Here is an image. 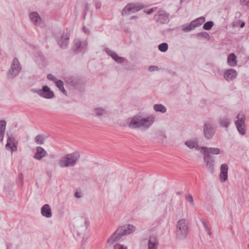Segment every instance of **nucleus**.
<instances>
[{"instance_id":"obj_43","label":"nucleus","mask_w":249,"mask_h":249,"mask_svg":"<svg viewBox=\"0 0 249 249\" xmlns=\"http://www.w3.org/2000/svg\"><path fill=\"white\" fill-rule=\"evenodd\" d=\"M154 11V8H152L150 9L149 10H145L144 12L146 13V14L149 15L152 14Z\"/></svg>"},{"instance_id":"obj_42","label":"nucleus","mask_w":249,"mask_h":249,"mask_svg":"<svg viewBox=\"0 0 249 249\" xmlns=\"http://www.w3.org/2000/svg\"><path fill=\"white\" fill-rule=\"evenodd\" d=\"M240 1L242 5L249 6V0H240Z\"/></svg>"},{"instance_id":"obj_28","label":"nucleus","mask_w":249,"mask_h":249,"mask_svg":"<svg viewBox=\"0 0 249 249\" xmlns=\"http://www.w3.org/2000/svg\"><path fill=\"white\" fill-rule=\"evenodd\" d=\"M94 112L96 116H101L107 113L106 108L97 107L94 109Z\"/></svg>"},{"instance_id":"obj_18","label":"nucleus","mask_w":249,"mask_h":249,"mask_svg":"<svg viewBox=\"0 0 249 249\" xmlns=\"http://www.w3.org/2000/svg\"><path fill=\"white\" fill-rule=\"evenodd\" d=\"M184 144L190 149H195L196 150H200V147H199L198 141L196 138L188 140Z\"/></svg>"},{"instance_id":"obj_35","label":"nucleus","mask_w":249,"mask_h":249,"mask_svg":"<svg viewBox=\"0 0 249 249\" xmlns=\"http://www.w3.org/2000/svg\"><path fill=\"white\" fill-rule=\"evenodd\" d=\"M213 25V22L212 21H209L206 22L203 26L204 30H210Z\"/></svg>"},{"instance_id":"obj_1","label":"nucleus","mask_w":249,"mask_h":249,"mask_svg":"<svg viewBox=\"0 0 249 249\" xmlns=\"http://www.w3.org/2000/svg\"><path fill=\"white\" fill-rule=\"evenodd\" d=\"M155 121V117L153 115L143 116L137 114L130 118L128 126L130 129H139L145 131L153 125Z\"/></svg>"},{"instance_id":"obj_4","label":"nucleus","mask_w":249,"mask_h":249,"mask_svg":"<svg viewBox=\"0 0 249 249\" xmlns=\"http://www.w3.org/2000/svg\"><path fill=\"white\" fill-rule=\"evenodd\" d=\"M80 157V154L77 151L68 154L60 158L58 164L61 168L74 166L77 164Z\"/></svg>"},{"instance_id":"obj_53","label":"nucleus","mask_w":249,"mask_h":249,"mask_svg":"<svg viewBox=\"0 0 249 249\" xmlns=\"http://www.w3.org/2000/svg\"><path fill=\"white\" fill-rule=\"evenodd\" d=\"M86 13H85V14H84V17H85V16H86Z\"/></svg>"},{"instance_id":"obj_52","label":"nucleus","mask_w":249,"mask_h":249,"mask_svg":"<svg viewBox=\"0 0 249 249\" xmlns=\"http://www.w3.org/2000/svg\"><path fill=\"white\" fill-rule=\"evenodd\" d=\"M244 26H245V23H244V22H242V23L241 24V25H240V27H241V28H243Z\"/></svg>"},{"instance_id":"obj_19","label":"nucleus","mask_w":249,"mask_h":249,"mask_svg":"<svg viewBox=\"0 0 249 249\" xmlns=\"http://www.w3.org/2000/svg\"><path fill=\"white\" fill-rule=\"evenodd\" d=\"M105 52L117 63H122L124 61V57L119 56L114 52L108 48L105 49Z\"/></svg>"},{"instance_id":"obj_26","label":"nucleus","mask_w":249,"mask_h":249,"mask_svg":"<svg viewBox=\"0 0 249 249\" xmlns=\"http://www.w3.org/2000/svg\"><path fill=\"white\" fill-rule=\"evenodd\" d=\"M194 21H191L188 25H183L182 26V30L184 32H189L194 28L196 27V25L194 24Z\"/></svg>"},{"instance_id":"obj_12","label":"nucleus","mask_w":249,"mask_h":249,"mask_svg":"<svg viewBox=\"0 0 249 249\" xmlns=\"http://www.w3.org/2000/svg\"><path fill=\"white\" fill-rule=\"evenodd\" d=\"M73 43V50L76 53H81L87 49L88 46L87 41L82 42L79 39H76L74 40Z\"/></svg>"},{"instance_id":"obj_46","label":"nucleus","mask_w":249,"mask_h":249,"mask_svg":"<svg viewBox=\"0 0 249 249\" xmlns=\"http://www.w3.org/2000/svg\"><path fill=\"white\" fill-rule=\"evenodd\" d=\"M83 31L84 33L86 34L89 35L90 34L89 30L85 26L83 27Z\"/></svg>"},{"instance_id":"obj_29","label":"nucleus","mask_w":249,"mask_h":249,"mask_svg":"<svg viewBox=\"0 0 249 249\" xmlns=\"http://www.w3.org/2000/svg\"><path fill=\"white\" fill-rule=\"evenodd\" d=\"M154 109L157 112L165 113L166 111V108L161 104H155L154 106Z\"/></svg>"},{"instance_id":"obj_8","label":"nucleus","mask_w":249,"mask_h":249,"mask_svg":"<svg viewBox=\"0 0 249 249\" xmlns=\"http://www.w3.org/2000/svg\"><path fill=\"white\" fill-rule=\"evenodd\" d=\"M32 92L38 94L40 97L50 99L54 97V94L47 86H44L41 89H32Z\"/></svg>"},{"instance_id":"obj_7","label":"nucleus","mask_w":249,"mask_h":249,"mask_svg":"<svg viewBox=\"0 0 249 249\" xmlns=\"http://www.w3.org/2000/svg\"><path fill=\"white\" fill-rule=\"evenodd\" d=\"M21 66L17 58H14L7 72V78L12 79L17 76L21 71Z\"/></svg>"},{"instance_id":"obj_48","label":"nucleus","mask_w":249,"mask_h":249,"mask_svg":"<svg viewBox=\"0 0 249 249\" xmlns=\"http://www.w3.org/2000/svg\"><path fill=\"white\" fill-rule=\"evenodd\" d=\"M138 16H131L130 18V20H133V19H137L138 18Z\"/></svg>"},{"instance_id":"obj_20","label":"nucleus","mask_w":249,"mask_h":249,"mask_svg":"<svg viewBox=\"0 0 249 249\" xmlns=\"http://www.w3.org/2000/svg\"><path fill=\"white\" fill-rule=\"evenodd\" d=\"M159 240L156 235H151L148 239V249H158Z\"/></svg>"},{"instance_id":"obj_44","label":"nucleus","mask_w":249,"mask_h":249,"mask_svg":"<svg viewBox=\"0 0 249 249\" xmlns=\"http://www.w3.org/2000/svg\"><path fill=\"white\" fill-rule=\"evenodd\" d=\"M18 179L21 182L22 184L23 182V175L20 173L18 176Z\"/></svg>"},{"instance_id":"obj_39","label":"nucleus","mask_w":249,"mask_h":249,"mask_svg":"<svg viewBox=\"0 0 249 249\" xmlns=\"http://www.w3.org/2000/svg\"><path fill=\"white\" fill-rule=\"evenodd\" d=\"M197 36H201L205 38H207L209 37V34L206 32L199 33L197 35Z\"/></svg>"},{"instance_id":"obj_16","label":"nucleus","mask_w":249,"mask_h":249,"mask_svg":"<svg viewBox=\"0 0 249 249\" xmlns=\"http://www.w3.org/2000/svg\"><path fill=\"white\" fill-rule=\"evenodd\" d=\"M31 22L35 26H40L42 19L39 14L36 12H32L29 15Z\"/></svg>"},{"instance_id":"obj_31","label":"nucleus","mask_w":249,"mask_h":249,"mask_svg":"<svg viewBox=\"0 0 249 249\" xmlns=\"http://www.w3.org/2000/svg\"><path fill=\"white\" fill-rule=\"evenodd\" d=\"M230 123L229 119L227 117H224L220 120V125L225 127H227L229 126Z\"/></svg>"},{"instance_id":"obj_50","label":"nucleus","mask_w":249,"mask_h":249,"mask_svg":"<svg viewBox=\"0 0 249 249\" xmlns=\"http://www.w3.org/2000/svg\"><path fill=\"white\" fill-rule=\"evenodd\" d=\"M100 7H101V4H100V3H97V4H96V8L97 9H98V8H100Z\"/></svg>"},{"instance_id":"obj_10","label":"nucleus","mask_w":249,"mask_h":249,"mask_svg":"<svg viewBox=\"0 0 249 249\" xmlns=\"http://www.w3.org/2000/svg\"><path fill=\"white\" fill-rule=\"evenodd\" d=\"M70 34L66 32H63L60 36L56 37V41L62 48L65 49L68 46L69 43Z\"/></svg>"},{"instance_id":"obj_17","label":"nucleus","mask_w":249,"mask_h":249,"mask_svg":"<svg viewBox=\"0 0 249 249\" xmlns=\"http://www.w3.org/2000/svg\"><path fill=\"white\" fill-rule=\"evenodd\" d=\"M200 152L202 154L209 155H211V154L218 155L220 153L221 150L218 148L202 146L200 147Z\"/></svg>"},{"instance_id":"obj_30","label":"nucleus","mask_w":249,"mask_h":249,"mask_svg":"<svg viewBox=\"0 0 249 249\" xmlns=\"http://www.w3.org/2000/svg\"><path fill=\"white\" fill-rule=\"evenodd\" d=\"M205 21V18L203 17H200L198 18H197L195 20H193L194 21V24L196 25V27L199 26L203 23H204Z\"/></svg>"},{"instance_id":"obj_15","label":"nucleus","mask_w":249,"mask_h":249,"mask_svg":"<svg viewBox=\"0 0 249 249\" xmlns=\"http://www.w3.org/2000/svg\"><path fill=\"white\" fill-rule=\"evenodd\" d=\"M237 76V72L233 69H230L224 73L223 76L225 80L228 82H230L235 79Z\"/></svg>"},{"instance_id":"obj_13","label":"nucleus","mask_w":249,"mask_h":249,"mask_svg":"<svg viewBox=\"0 0 249 249\" xmlns=\"http://www.w3.org/2000/svg\"><path fill=\"white\" fill-rule=\"evenodd\" d=\"M204 154V161L206 164V166L209 170L210 172L213 174L214 172V158L211 155Z\"/></svg>"},{"instance_id":"obj_38","label":"nucleus","mask_w":249,"mask_h":249,"mask_svg":"<svg viewBox=\"0 0 249 249\" xmlns=\"http://www.w3.org/2000/svg\"><path fill=\"white\" fill-rule=\"evenodd\" d=\"M47 77L48 80L52 81L54 83L57 80V79L55 77V76L52 74H48Z\"/></svg>"},{"instance_id":"obj_9","label":"nucleus","mask_w":249,"mask_h":249,"mask_svg":"<svg viewBox=\"0 0 249 249\" xmlns=\"http://www.w3.org/2000/svg\"><path fill=\"white\" fill-rule=\"evenodd\" d=\"M237 120L235 122L236 128L238 132L241 135H245L246 132V130L245 128V116L242 114H239L237 116Z\"/></svg>"},{"instance_id":"obj_14","label":"nucleus","mask_w":249,"mask_h":249,"mask_svg":"<svg viewBox=\"0 0 249 249\" xmlns=\"http://www.w3.org/2000/svg\"><path fill=\"white\" fill-rule=\"evenodd\" d=\"M203 131L205 137L207 139L212 138L214 134V130L212 124L210 122H206L204 124Z\"/></svg>"},{"instance_id":"obj_45","label":"nucleus","mask_w":249,"mask_h":249,"mask_svg":"<svg viewBox=\"0 0 249 249\" xmlns=\"http://www.w3.org/2000/svg\"><path fill=\"white\" fill-rule=\"evenodd\" d=\"M4 134H5L4 132L0 131V141L1 142H2L3 139Z\"/></svg>"},{"instance_id":"obj_3","label":"nucleus","mask_w":249,"mask_h":249,"mask_svg":"<svg viewBox=\"0 0 249 249\" xmlns=\"http://www.w3.org/2000/svg\"><path fill=\"white\" fill-rule=\"evenodd\" d=\"M89 226V220L87 218L79 216L77 217L74 222V232L83 239L86 237L87 229Z\"/></svg>"},{"instance_id":"obj_22","label":"nucleus","mask_w":249,"mask_h":249,"mask_svg":"<svg viewBox=\"0 0 249 249\" xmlns=\"http://www.w3.org/2000/svg\"><path fill=\"white\" fill-rule=\"evenodd\" d=\"M47 155L46 151L44 148L40 146H38L36 149V153L34 158L37 160H40L42 158L45 157Z\"/></svg>"},{"instance_id":"obj_54","label":"nucleus","mask_w":249,"mask_h":249,"mask_svg":"<svg viewBox=\"0 0 249 249\" xmlns=\"http://www.w3.org/2000/svg\"><path fill=\"white\" fill-rule=\"evenodd\" d=\"M248 249H249V244L248 246Z\"/></svg>"},{"instance_id":"obj_5","label":"nucleus","mask_w":249,"mask_h":249,"mask_svg":"<svg viewBox=\"0 0 249 249\" xmlns=\"http://www.w3.org/2000/svg\"><path fill=\"white\" fill-rule=\"evenodd\" d=\"M189 230V220L183 218L178 220L176 224V233L178 239H184L187 236Z\"/></svg>"},{"instance_id":"obj_33","label":"nucleus","mask_w":249,"mask_h":249,"mask_svg":"<svg viewBox=\"0 0 249 249\" xmlns=\"http://www.w3.org/2000/svg\"><path fill=\"white\" fill-rule=\"evenodd\" d=\"M201 221L205 230L207 231V233L209 235H211L212 234V232H211V227L210 226L209 223L206 222L204 220H202Z\"/></svg>"},{"instance_id":"obj_6","label":"nucleus","mask_w":249,"mask_h":249,"mask_svg":"<svg viewBox=\"0 0 249 249\" xmlns=\"http://www.w3.org/2000/svg\"><path fill=\"white\" fill-rule=\"evenodd\" d=\"M144 7L143 4L139 2L128 3L123 9L121 14L122 16H127L139 12Z\"/></svg>"},{"instance_id":"obj_25","label":"nucleus","mask_w":249,"mask_h":249,"mask_svg":"<svg viewBox=\"0 0 249 249\" xmlns=\"http://www.w3.org/2000/svg\"><path fill=\"white\" fill-rule=\"evenodd\" d=\"M227 64L230 67H234L237 65L236 56L234 53H230L227 58Z\"/></svg>"},{"instance_id":"obj_34","label":"nucleus","mask_w":249,"mask_h":249,"mask_svg":"<svg viewBox=\"0 0 249 249\" xmlns=\"http://www.w3.org/2000/svg\"><path fill=\"white\" fill-rule=\"evenodd\" d=\"M168 48V45L167 43H162L158 46L159 50L161 52H165Z\"/></svg>"},{"instance_id":"obj_32","label":"nucleus","mask_w":249,"mask_h":249,"mask_svg":"<svg viewBox=\"0 0 249 249\" xmlns=\"http://www.w3.org/2000/svg\"><path fill=\"white\" fill-rule=\"evenodd\" d=\"M35 142L39 144H42L44 142V136L43 135H38L35 138Z\"/></svg>"},{"instance_id":"obj_27","label":"nucleus","mask_w":249,"mask_h":249,"mask_svg":"<svg viewBox=\"0 0 249 249\" xmlns=\"http://www.w3.org/2000/svg\"><path fill=\"white\" fill-rule=\"evenodd\" d=\"M55 86L59 89V90L64 94H67L66 90L64 88L63 82L60 80H57L55 82Z\"/></svg>"},{"instance_id":"obj_41","label":"nucleus","mask_w":249,"mask_h":249,"mask_svg":"<svg viewBox=\"0 0 249 249\" xmlns=\"http://www.w3.org/2000/svg\"><path fill=\"white\" fill-rule=\"evenodd\" d=\"M158 67L156 66H150L148 68V71H153L155 70H158Z\"/></svg>"},{"instance_id":"obj_40","label":"nucleus","mask_w":249,"mask_h":249,"mask_svg":"<svg viewBox=\"0 0 249 249\" xmlns=\"http://www.w3.org/2000/svg\"><path fill=\"white\" fill-rule=\"evenodd\" d=\"M115 249H127V247L121 244H116L114 246Z\"/></svg>"},{"instance_id":"obj_49","label":"nucleus","mask_w":249,"mask_h":249,"mask_svg":"<svg viewBox=\"0 0 249 249\" xmlns=\"http://www.w3.org/2000/svg\"><path fill=\"white\" fill-rule=\"evenodd\" d=\"M85 9L86 10H88L89 9V5L88 3H86L85 5Z\"/></svg>"},{"instance_id":"obj_11","label":"nucleus","mask_w":249,"mask_h":249,"mask_svg":"<svg viewBox=\"0 0 249 249\" xmlns=\"http://www.w3.org/2000/svg\"><path fill=\"white\" fill-rule=\"evenodd\" d=\"M155 19L159 23L166 24L169 21V15L165 11L159 10L155 16Z\"/></svg>"},{"instance_id":"obj_51","label":"nucleus","mask_w":249,"mask_h":249,"mask_svg":"<svg viewBox=\"0 0 249 249\" xmlns=\"http://www.w3.org/2000/svg\"><path fill=\"white\" fill-rule=\"evenodd\" d=\"M161 137H162L163 139H166V136L164 134H161Z\"/></svg>"},{"instance_id":"obj_23","label":"nucleus","mask_w":249,"mask_h":249,"mask_svg":"<svg viewBox=\"0 0 249 249\" xmlns=\"http://www.w3.org/2000/svg\"><path fill=\"white\" fill-rule=\"evenodd\" d=\"M6 148L7 150H10L11 151H16L17 150V146L14 142V139L9 136L7 140Z\"/></svg>"},{"instance_id":"obj_24","label":"nucleus","mask_w":249,"mask_h":249,"mask_svg":"<svg viewBox=\"0 0 249 249\" xmlns=\"http://www.w3.org/2000/svg\"><path fill=\"white\" fill-rule=\"evenodd\" d=\"M41 213L43 216L47 218H50L52 215L51 209L48 204H45L42 206Z\"/></svg>"},{"instance_id":"obj_36","label":"nucleus","mask_w":249,"mask_h":249,"mask_svg":"<svg viewBox=\"0 0 249 249\" xmlns=\"http://www.w3.org/2000/svg\"><path fill=\"white\" fill-rule=\"evenodd\" d=\"M185 199L187 201L190 203L191 205L192 206H194V199L193 197L191 195H185Z\"/></svg>"},{"instance_id":"obj_37","label":"nucleus","mask_w":249,"mask_h":249,"mask_svg":"<svg viewBox=\"0 0 249 249\" xmlns=\"http://www.w3.org/2000/svg\"><path fill=\"white\" fill-rule=\"evenodd\" d=\"M6 123L4 120L0 121V131L4 132L5 130Z\"/></svg>"},{"instance_id":"obj_2","label":"nucleus","mask_w":249,"mask_h":249,"mask_svg":"<svg viewBox=\"0 0 249 249\" xmlns=\"http://www.w3.org/2000/svg\"><path fill=\"white\" fill-rule=\"evenodd\" d=\"M136 230L135 226L126 224L118 227L117 230L109 237L107 243L109 245H112L120 240L123 236L133 232Z\"/></svg>"},{"instance_id":"obj_21","label":"nucleus","mask_w":249,"mask_h":249,"mask_svg":"<svg viewBox=\"0 0 249 249\" xmlns=\"http://www.w3.org/2000/svg\"><path fill=\"white\" fill-rule=\"evenodd\" d=\"M228 165L224 163L220 167V173L219 174L220 180L221 182L225 181L228 178Z\"/></svg>"},{"instance_id":"obj_47","label":"nucleus","mask_w":249,"mask_h":249,"mask_svg":"<svg viewBox=\"0 0 249 249\" xmlns=\"http://www.w3.org/2000/svg\"><path fill=\"white\" fill-rule=\"evenodd\" d=\"M74 196L76 198H80L81 197V193L80 192H76L74 193Z\"/></svg>"}]
</instances>
